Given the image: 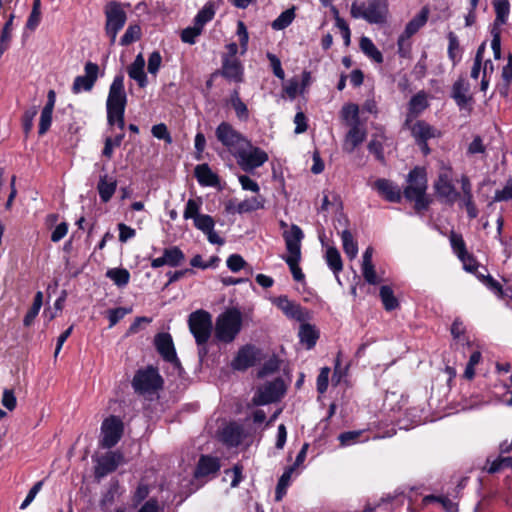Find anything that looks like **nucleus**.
Listing matches in <instances>:
<instances>
[{
	"instance_id": "412c9836",
	"label": "nucleus",
	"mask_w": 512,
	"mask_h": 512,
	"mask_svg": "<svg viewBox=\"0 0 512 512\" xmlns=\"http://www.w3.org/2000/svg\"><path fill=\"white\" fill-rule=\"evenodd\" d=\"M220 74L229 81L240 83L243 81V66L238 59L222 58Z\"/></svg>"
},
{
	"instance_id": "774afa93",
	"label": "nucleus",
	"mask_w": 512,
	"mask_h": 512,
	"mask_svg": "<svg viewBox=\"0 0 512 512\" xmlns=\"http://www.w3.org/2000/svg\"><path fill=\"white\" fill-rule=\"evenodd\" d=\"M462 205L466 208L467 215L470 219H474L478 216V209L473 200L472 195H463L462 196Z\"/></svg>"
},
{
	"instance_id": "e2e57ef3",
	"label": "nucleus",
	"mask_w": 512,
	"mask_h": 512,
	"mask_svg": "<svg viewBox=\"0 0 512 512\" xmlns=\"http://www.w3.org/2000/svg\"><path fill=\"white\" fill-rule=\"evenodd\" d=\"M162 57L158 51H154L148 58V72L152 75H156L161 67Z\"/></svg>"
},
{
	"instance_id": "37998d69",
	"label": "nucleus",
	"mask_w": 512,
	"mask_h": 512,
	"mask_svg": "<svg viewBox=\"0 0 512 512\" xmlns=\"http://www.w3.org/2000/svg\"><path fill=\"white\" fill-rule=\"evenodd\" d=\"M428 107V101L424 92L414 95L409 101V111L411 114L418 115Z\"/></svg>"
},
{
	"instance_id": "a19ab883",
	"label": "nucleus",
	"mask_w": 512,
	"mask_h": 512,
	"mask_svg": "<svg viewBox=\"0 0 512 512\" xmlns=\"http://www.w3.org/2000/svg\"><path fill=\"white\" fill-rule=\"evenodd\" d=\"M276 304L288 317L300 318V307L291 302L287 297L281 296L277 298Z\"/></svg>"
},
{
	"instance_id": "aec40b11",
	"label": "nucleus",
	"mask_w": 512,
	"mask_h": 512,
	"mask_svg": "<svg viewBox=\"0 0 512 512\" xmlns=\"http://www.w3.org/2000/svg\"><path fill=\"white\" fill-rule=\"evenodd\" d=\"M372 188L375 189L381 197L389 202L398 203L401 200L400 188L388 179H377L373 183Z\"/></svg>"
},
{
	"instance_id": "9b49d317",
	"label": "nucleus",
	"mask_w": 512,
	"mask_h": 512,
	"mask_svg": "<svg viewBox=\"0 0 512 512\" xmlns=\"http://www.w3.org/2000/svg\"><path fill=\"white\" fill-rule=\"evenodd\" d=\"M284 393V381L277 378L260 386L252 398V403L256 406L270 404L278 401Z\"/></svg>"
},
{
	"instance_id": "a878e982",
	"label": "nucleus",
	"mask_w": 512,
	"mask_h": 512,
	"mask_svg": "<svg viewBox=\"0 0 512 512\" xmlns=\"http://www.w3.org/2000/svg\"><path fill=\"white\" fill-rule=\"evenodd\" d=\"M411 133L416 142L428 141L431 138L438 137L440 134L436 128L422 120L417 121L412 126Z\"/></svg>"
},
{
	"instance_id": "864d4df0",
	"label": "nucleus",
	"mask_w": 512,
	"mask_h": 512,
	"mask_svg": "<svg viewBox=\"0 0 512 512\" xmlns=\"http://www.w3.org/2000/svg\"><path fill=\"white\" fill-rule=\"evenodd\" d=\"M237 35L239 37L241 54H245L248 49L249 35L244 22L239 21L237 24Z\"/></svg>"
},
{
	"instance_id": "2f4dec72",
	"label": "nucleus",
	"mask_w": 512,
	"mask_h": 512,
	"mask_svg": "<svg viewBox=\"0 0 512 512\" xmlns=\"http://www.w3.org/2000/svg\"><path fill=\"white\" fill-rule=\"evenodd\" d=\"M228 103L234 109L236 117L241 121H247L249 118V110L247 105L241 100L239 90L234 89L229 97Z\"/></svg>"
},
{
	"instance_id": "58836bf2",
	"label": "nucleus",
	"mask_w": 512,
	"mask_h": 512,
	"mask_svg": "<svg viewBox=\"0 0 512 512\" xmlns=\"http://www.w3.org/2000/svg\"><path fill=\"white\" fill-rule=\"evenodd\" d=\"M512 466V458L511 457H503L499 456L494 460H491L490 458L487 459L486 466L484 469L488 473H497L502 471L505 468Z\"/></svg>"
},
{
	"instance_id": "dca6fc26",
	"label": "nucleus",
	"mask_w": 512,
	"mask_h": 512,
	"mask_svg": "<svg viewBox=\"0 0 512 512\" xmlns=\"http://www.w3.org/2000/svg\"><path fill=\"white\" fill-rule=\"evenodd\" d=\"M124 463L123 454L118 451L107 452L97 459L95 474L97 477H104L117 469L119 465Z\"/></svg>"
},
{
	"instance_id": "79ce46f5",
	"label": "nucleus",
	"mask_w": 512,
	"mask_h": 512,
	"mask_svg": "<svg viewBox=\"0 0 512 512\" xmlns=\"http://www.w3.org/2000/svg\"><path fill=\"white\" fill-rule=\"evenodd\" d=\"M295 18V7L283 11L271 24L274 30H283L288 27Z\"/></svg>"
},
{
	"instance_id": "0e129e2a",
	"label": "nucleus",
	"mask_w": 512,
	"mask_h": 512,
	"mask_svg": "<svg viewBox=\"0 0 512 512\" xmlns=\"http://www.w3.org/2000/svg\"><path fill=\"white\" fill-rule=\"evenodd\" d=\"M239 183L241 188L246 191H251L253 193L259 194L260 187L256 181L251 179L247 175H239L238 176Z\"/></svg>"
},
{
	"instance_id": "72a5a7b5",
	"label": "nucleus",
	"mask_w": 512,
	"mask_h": 512,
	"mask_svg": "<svg viewBox=\"0 0 512 512\" xmlns=\"http://www.w3.org/2000/svg\"><path fill=\"white\" fill-rule=\"evenodd\" d=\"M463 268L469 273H473L483 283L486 281L487 276H490L486 267L479 265L476 258H461Z\"/></svg>"
},
{
	"instance_id": "680f3d73",
	"label": "nucleus",
	"mask_w": 512,
	"mask_h": 512,
	"mask_svg": "<svg viewBox=\"0 0 512 512\" xmlns=\"http://www.w3.org/2000/svg\"><path fill=\"white\" fill-rule=\"evenodd\" d=\"M492 41L491 48L493 50L494 58H501V30H497V28L491 29Z\"/></svg>"
},
{
	"instance_id": "bf43d9fd",
	"label": "nucleus",
	"mask_w": 512,
	"mask_h": 512,
	"mask_svg": "<svg viewBox=\"0 0 512 512\" xmlns=\"http://www.w3.org/2000/svg\"><path fill=\"white\" fill-rule=\"evenodd\" d=\"M512 200V179L508 180L506 185L501 190H496L493 201L501 202Z\"/></svg>"
},
{
	"instance_id": "4d7b16f0",
	"label": "nucleus",
	"mask_w": 512,
	"mask_h": 512,
	"mask_svg": "<svg viewBox=\"0 0 512 512\" xmlns=\"http://www.w3.org/2000/svg\"><path fill=\"white\" fill-rule=\"evenodd\" d=\"M361 435L362 431H348L341 433L338 439L342 446H350L357 443Z\"/></svg>"
},
{
	"instance_id": "69168bd1",
	"label": "nucleus",
	"mask_w": 512,
	"mask_h": 512,
	"mask_svg": "<svg viewBox=\"0 0 512 512\" xmlns=\"http://www.w3.org/2000/svg\"><path fill=\"white\" fill-rule=\"evenodd\" d=\"M1 403L9 411H13L16 408L17 400L12 389H5L3 391Z\"/></svg>"
},
{
	"instance_id": "49530a36",
	"label": "nucleus",
	"mask_w": 512,
	"mask_h": 512,
	"mask_svg": "<svg viewBox=\"0 0 512 512\" xmlns=\"http://www.w3.org/2000/svg\"><path fill=\"white\" fill-rule=\"evenodd\" d=\"M344 252L348 256H356L358 252L357 243L355 242L352 234L348 230H344L341 234Z\"/></svg>"
},
{
	"instance_id": "a211bd4d",
	"label": "nucleus",
	"mask_w": 512,
	"mask_h": 512,
	"mask_svg": "<svg viewBox=\"0 0 512 512\" xmlns=\"http://www.w3.org/2000/svg\"><path fill=\"white\" fill-rule=\"evenodd\" d=\"M259 357V350L252 345L241 347L232 361V367L235 370H246L255 365Z\"/></svg>"
},
{
	"instance_id": "f3484780",
	"label": "nucleus",
	"mask_w": 512,
	"mask_h": 512,
	"mask_svg": "<svg viewBox=\"0 0 512 512\" xmlns=\"http://www.w3.org/2000/svg\"><path fill=\"white\" fill-rule=\"evenodd\" d=\"M154 343L158 353L162 356V358L165 361L170 362L175 366L180 365V362L176 355L172 337L169 333L157 334L155 336Z\"/></svg>"
},
{
	"instance_id": "bb28decb",
	"label": "nucleus",
	"mask_w": 512,
	"mask_h": 512,
	"mask_svg": "<svg viewBox=\"0 0 512 512\" xmlns=\"http://www.w3.org/2000/svg\"><path fill=\"white\" fill-rule=\"evenodd\" d=\"M360 50L363 54L376 64H382L384 57L382 52L376 47L373 41L367 37L362 36L359 41Z\"/></svg>"
},
{
	"instance_id": "c9c22d12",
	"label": "nucleus",
	"mask_w": 512,
	"mask_h": 512,
	"mask_svg": "<svg viewBox=\"0 0 512 512\" xmlns=\"http://www.w3.org/2000/svg\"><path fill=\"white\" fill-rule=\"evenodd\" d=\"M380 298L386 311H393L399 306V301L390 286L384 285L380 288Z\"/></svg>"
},
{
	"instance_id": "6ab92c4d",
	"label": "nucleus",
	"mask_w": 512,
	"mask_h": 512,
	"mask_svg": "<svg viewBox=\"0 0 512 512\" xmlns=\"http://www.w3.org/2000/svg\"><path fill=\"white\" fill-rule=\"evenodd\" d=\"M349 126L350 129L345 136L343 149L352 153L366 139L367 132L360 122H350Z\"/></svg>"
},
{
	"instance_id": "f8f14e48",
	"label": "nucleus",
	"mask_w": 512,
	"mask_h": 512,
	"mask_svg": "<svg viewBox=\"0 0 512 512\" xmlns=\"http://www.w3.org/2000/svg\"><path fill=\"white\" fill-rule=\"evenodd\" d=\"M429 14V8L424 6L420 12L407 23L404 32L399 36L397 41L398 53L401 57H406L407 55V51L404 49L405 42L426 24Z\"/></svg>"
},
{
	"instance_id": "6e6552de",
	"label": "nucleus",
	"mask_w": 512,
	"mask_h": 512,
	"mask_svg": "<svg viewBox=\"0 0 512 512\" xmlns=\"http://www.w3.org/2000/svg\"><path fill=\"white\" fill-rule=\"evenodd\" d=\"M162 385V377L152 366L138 370L132 380V387L139 394L154 393L161 389Z\"/></svg>"
},
{
	"instance_id": "052dcab7",
	"label": "nucleus",
	"mask_w": 512,
	"mask_h": 512,
	"mask_svg": "<svg viewBox=\"0 0 512 512\" xmlns=\"http://www.w3.org/2000/svg\"><path fill=\"white\" fill-rule=\"evenodd\" d=\"M219 258H191L190 265L192 268L207 269L217 266Z\"/></svg>"
},
{
	"instance_id": "c03bdc74",
	"label": "nucleus",
	"mask_w": 512,
	"mask_h": 512,
	"mask_svg": "<svg viewBox=\"0 0 512 512\" xmlns=\"http://www.w3.org/2000/svg\"><path fill=\"white\" fill-rule=\"evenodd\" d=\"M141 38V27L137 24L129 25L120 39V45L127 46Z\"/></svg>"
},
{
	"instance_id": "e433bc0d",
	"label": "nucleus",
	"mask_w": 512,
	"mask_h": 512,
	"mask_svg": "<svg viewBox=\"0 0 512 512\" xmlns=\"http://www.w3.org/2000/svg\"><path fill=\"white\" fill-rule=\"evenodd\" d=\"M300 341L306 345L307 349H311L318 338L317 331L309 324H302L299 330Z\"/></svg>"
},
{
	"instance_id": "5fc2aeb1",
	"label": "nucleus",
	"mask_w": 512,
	"mask_h": 512,
	"mask_svg": "<svg viewBox=\"0 0 512 512\" xmlns=\"http://www.w3.org/2000/svg\"><path fill=\"white\" fill-rule=\"evenodd\" d=\"M465 326L463 322L460 319H455L451 326V334L455 340L466 342L467 344L469 341L465 337Z\"/></svg>"
},
{
	"instance_id": "ddd939ff",
	"label": "nucleus",
	"mask_w": 512,
	"mask_h": 512,
	"mask_svg": "<svg viewBox=\"0 0 512 512\" xmlns=\"http://www.w3.org/2000/svg\"><path fill=\"white\" fill-rule=\"evenodd\" d=\"M434 188L437 195L448 203H454L460 197L453 184V172L450 167L441 169Z\"/></svg>"
},
{
	"instance_id": "cd10ccee",
	"label": "nucleus",
	"mask_w": 512,
	"mask_h": 512,
	"mask_svg": "<svg viewBox=\"0 0 512 512\" xmlns=\"http://www.w3.org/2000/svg\"><path fill=\"white\" fill-rule=\"evenodd\" d=\"M117 188V181L108 178V175H102L99 178V182L97 184V190L99 193V197L103 203H107L111 200Z\"/></svg>"
},
{
	"instance_id": "f03ea898",
	"label": "nucleus",
	"mask_w": 512,
	"mask_h": 512,
	"mask_svg": "<svg viewBox=\"0 0 512 512\" xmlns=\"http://www.w3.org/2000/svg\"><path fill=\"white\" fill-rule=\"evenodd\" d=\"M201 205V199H189L183 212L184 219H192L194 226L207 236L210 243L222 244L223 239L214 230V219L210 215L200 213Z\"/></svg>"
},
{
	"instance_id": "4c0bfd02",
	"label": "nucleus",
	"mask_w": 512,
	"mask_h": 512,
	"mask_svg": "<svg viewBox=\"0 0 512 512\" xmlns=\"http://www.w3.org/2000/svg\"><path fill=\"white\" fill-rule=\"evenodd\" d=\"M448 57L453 63V65H456L461 60V48L459 44L458 37L454 32L448 33Z\"/></svg>"
},
{
	"instance_id": "de8ad7c7",
	"label": "nucleus",
	"mask_w": 512,
	"mask_h": 512,
	"mask_svg": "<svg viewBox=\"0 0 512 512\" xmlns=\"http://www.w3.org/2000/svg\"><path fill=\"white\" fill-rule=\"evenodd\" d=\"M341 116L349 125L350 122H360L359 107L356 104H347L342 107Z\"/></svg>"
},
{
	"instance_id": "2eb2a0df",
	"label": "nucleus",
	"mask_w": 512,
	"mask_h": 512,
	"mask_svg": "<svg viewBox=\"0 0 512 512\" xmlns=\"http://www.w3.org/2000/svg\"><path fill=\"white\" fill-rule=\"evenodd\" d=\"M85 75L77 76L72 85V92L79 94L82 91L89 92L93 89L98 79L99 66L93 62H87L84 66Z\"/></svg>"
},
{
	"instance_id": "603ef678",
	"label": "nucleus",
	"mask_w": 512,
	"mask_h": 512,
	"mask_svg": "<svg viewBox=\"0 0 512 512\" xmlns=\"http://www.w3.org/2000/svg\"><path fill=\"white\" fill-rule=\"evenodd\" d=\"M214 17V11L212 8L204 7L202 10H200L195 19L194 23L203 30L204 25L212 20Z\"/></svg>"
},
{
	"instance_id": "a18cd8bd",
	"label": "nucleus",
	"mask_w": 512,
	"mask_h": 512,
	"mask_svg": "<svg viewBox=\"0 0 512 512\" xmlns=\"http://www.w3.org/2000/svg\"><path fill=\"white\" fill-rule=\"evenodd\" d=\"M449 240L452 250L457 256H468L466 245L461 234L452 231Z\"/></svg>"
},
{
	"instance_id": "473e14b6",
	"label": "nucleus",
	"mask_w": 512,
	"mask_h": 512,
	"mask_svg": "<svg viewBox=\"0 0 512 512\" xmlns=\"http://www.w3.org/2000/svg\"><path fill=\"white\" fill-rule=\"evenodd\" d=\"M362 274L364 279L372 285L379 284L383 281L384 272H378L373 265L371 258H363Z\"/></svg>"
},
{
	"instance_id": "f704fd0d",
	"label": "nucleus",
	"mask_w": 512,
	"mask_h": 512,
	"mask_svg": "<svg viewBox=\"0 0 512 512\" xmlns=\"http://www.w3.org/2000/svg\"><path fill=\"white\" fill-rule=\"evenodd\" d=\"M264 207V199L260 195L247 198L237 203L236 211L238 214L252 212Z\"/></svg>"
},
{
	"instance_id": "5701e85b",
	"label": "nucleus",
	"mask_w": 512,
	"mask_h": 512,
	"mask_svg": "<svg viewBox=\"0 0 512 512\" xmlns=\"http://www.w3.org/2000/svg\"><path fill=\"white\" fill-rule=\"evenodd\" d=\"M283 236L290 256H300L301 240L303 238L302 230L298 226L292 225L284 232Z\"/></svg>"
},
{
	"instance_id": "f257e3e1",
	"label": "nucleus",
	"mask_w": 512,
	"mask_h": 512,
	"mask_svg": "<svg viewBox=\"0 0 512 512\" xmlns=\"http://www.w3.org/2000/svg\"><path fill=\"white\" fill-rule=\"evenodd\" d=\"M427 182V173L422 167L416 166L408 173V185L403 193L408 201L414 202V207L417 211L426 210L430 204L426 194Z\"/></svg>"
},
{
	"instance_id": "8fccbe9b",
	"label": "nucleus",
	"mask_w": 512,
	"mask_h": 512,
	"mask_svg": "<svg viewBox=\"0 0 512 512\" xmlns=\"http://www.w3.org/2000/svg\"><path fill=\"white\" fill-rule=\"evenodd\" d=\"M53 110L43 108L40 115L38 134L44 135L50 128L52 123Z\"/></svg>"
},
{
	"instance_id": "13d9d810",
	"label": "nucleus",
	"mask_w": 512,
	"mask_h": 512,
	"mask_svg": "<svg viewBox=\"0 0 512 512\" xmlns=\"http://www.w3.org/2000/svg\"><path fill=\"white\" fill-rule=\"evenodd\" d=\"M299 260L300 258H286L287 264L291 270L294 280L298 282H303L305 279V275L299 266Z\"/></svg>"
},
{
	"instance_id": "3c124183",
	"label": "nucleus",
	"mask_w": 512,
	"mask_h": 512,
	"mask_svg": "<svg viewBox=\"0 0 512 512\" xmlns=\"http://www.w3.org/2000/svg\"><path fill=\"white\" fill-rule=\"evenodd\" d=\"M202 33V29L199 28L195 23L192 27H187L181 32V40L187 44H194L196 38Z\"/></svg>"
},
{
	"instance_id": "7ed1b4c3",
	"label": "nucleus",
	"mask_w": 512,
	"mask_h": 512,
	"mask_svg": "<svg viewBox=\"0 0 512 512\" xmlns=\"http://www.w3.org/2000/svg\"><path fill=\"white\" fill-rule=\"evenodd\" d=\"M350 14L355 19H364L370 24H384L388 17V0H355Z\"/></svg>"
},
{
	"instance_id": "338daca9",
	"label": "nucleus",
	"mask_w": 512,
	"mask_h": 512,
	"mask_svg": "<svg viewBox=\"0 0 512 512\" xmlns=\"http://www.w3.org/2000/svg\"><path fill=\"white\" fill-rule=\"evenodd\" d=\"M368 150L370 153L375 155L378 161L384 163L385 157L383 152V144L380 140L372 139L368 144Z\"/></svg>"
},
{
	"instance_id": "09e8293b",
	"label": "nucleus",
	"mask_w": 512,
	"mask_h": 512,
	"mask_svg": "<svg viewBox=\"0 0 512 512\" xmlns=\"http://www.w3.org/2000/svg\"><path fill=\"white\" fill-rule=\"evenodd\" d=\"M38 113V109L36 106H32L31 108L27 109L23 116H22V126H23V130H24V133L26 135H28L32 128H33V122H34V118L35 116L37 115Z\"/></svg>"
},
{
	"instance_id": "1a4fd4ad",
	"label": "nucleus",
	"mask_w": 512,
	"mask_h": 512,
	"mask_svg": "<svg viewBox=\"0 0 512 512\" xmlns=\"http://www.w3.org/2000/svg\"><path fill=\"white\" fill-rule=\"evenodd\" d=\"M217 140L230 152L233 156L248 140L242 133L236 130L230 123L221 122L215 129Z\"/></svg>"
},
{
	"instance_id": "9d476101",
	"label": "nucleus",
	"mask_w": 512,
	"mask_h": 512,
	"mask_svg": "<svg viewBox=\"0 0 512 512\" xmlns=\"http://www.w3.org/2000/svg\"><path fill=\"white\" fill-rule=\"evenodd\" d=\"M127 104V95L124 87V76L116 75L110 85L106 101L107 114L119 111H125Z\"/></svg>"
},
{
	"instance_id": "423d86ee",
	"label": "nucleus",
	"mask_w": 512,
	"mask_h": 512,
	"mask_svg": "<svg viewBox=\"0 0 512 512\" xmlns=\"http://www.w3.org/2000/svg\"><path fill=\"white\" fill-rule=\"evenodd\" d=\"M104 14L106 17L105 32L110 38V44L113 45L116 41L118 32L126 23L127 15L121 3L116 1L108 2L105 5Z\"/></svg>"
},
{
	"instance_id": "ea45409f",
	"label": "nucleus",
	"mask_w": 512,
	"mask_h": 512,
	"mask_svg": "<svg viewBox=\"0 0 512 512\" xmlns=\"http://www.w3.org/2000/svg\"><path fill=\"white\" fill-rule=\"evenodd\" d=\"M106 276L118 287H124L130 280V273L123 268H112L106 272Z\"/></svg>"
},
{
	"instance_id": "c756f323",
	"label": "nucleus",
	"mask_w": 512,
	"mask_h": 512,
	"mask_svg": "<svg viewBox=\"0 0 512 512\" xmlns=\"http://www.w3.org/2000/svg\"><path fill=\"white\" fill-rule=\"evenodd\" d=\"M220 468V464L217 458L210 456H202L198 462V466L195 472L196 477L208 476L216 473Z\"/></svg>"
},
{
	"instance_id": "6e6d98bb",
	"label": "nucleus",
	"mask_w": 512,
	"mask_h": 512,
	"mask_svg": "<svg viewBox=\"0 0 512 512\" xmlns=\"http://www.w3.org/2000/svg\"><path fill=\"white\" fill-rule=\"evenodd\" d=\"M152 135L157 139H162L166 143H172V137L167 129V126L163 123L154 125L151 129Z\"/></svg>"
},
{
	"instance_id": "20e7f679",
	"label": "nucleus",
	"mask_w": 512,
	"mask_h": 512,
	"mask_svg": "<svg viewBox=\"0 0 512 512\" xmlns=\"http://www.w3.org/2000/svg\"><path fill=\"white\" fill-rule=\"evenodd\" d=\"M242 313L230 308L221 313L215 323V337L223 343H231L242 329Z\"/></svg>"
},
{
	"instance_id": "4468645a",
	"label": "nucleus",
	"mask_w": 512,
	"mask_h": 512,
	"mask_svg": "<svg viewBox=\"0 0 512 512\" xmlns=\"http://www.w3.org/2000/svg\"><path fill=\"white\" fill-rule=\"evenodd\" d=\"M123 422L117 416H110L106 418L101 425V445L104 448L114 447L122 437Z\"/></svg>"
},
{
	"instance_id": "4be33fe9",
	"label": "nucleus",
	"mask_w": 512,
	"mask_h": 512,
	"mask_svg": "<svg viewBox=\"0 0 512 512\" xmlns=\"http://www.w3.org/2000/svg\"><path fill=\"white\" fill-rule=\"evenodd\" d=\"M220 437L225 445L236 447L241 444L245 437L244 429L237 423H230L223 428Z\"/></svg>"
},
{
	"instance_id": "b1692460",
	"label": "nucleus",
	"mask_w": 512,
	"mask_h": 512,
	"mask_svg": "<svg viewBox=\"0 0 512 512\" xmlns=\"http://www.w3.org/2000/svg\"><path fill=\"white\" fill-rule=\"evenodd\" d=\"M144 67L145 59L141 53H139L134 61L127 67L129 77L135 80L141 88H144L148 83Z\"/></svg>"
},
{
	"instance_id": "0eeeda50",
	"label": "nucleus",
	"mask_w": 512,
	"mask_h": 512,
	"mask_svg": "<svg viewBox=\"0 0 512 512\" xmlns=\"http://www.w3.org/2000/svg\"><path fill=\"white\" fill-rule=\"evenodd\" d=\"M188 325L196 343L199 346L205 345L212 332V317L204 310H197L189 315Z\"/></svg>"
},
{
	"instance_id": "c85d7f7f",
	"label": "nucleus",
	"mask_w": 512,
	"mask_h": 512,
	"mask_svg": "<svg viewBox=\"0 0 512 512\" xmlns=\"http://www.w3.org/2000/svg\"><path fill=\"white\" fill-rule=\"evenodd\" d=\"M493 7L496 16L492 28H497V30H501V26L507 22L509 17V0H493Z\"/></svg>"
},
{
	"instance_id": "39448f33",
	"label": "nucleus",
	"mask_w": 512,
	"mask_h": 512,
	"mask_svg": "<svg viewBox=\"0 0 512 512\" xmlns=\"http://www.w3.org/2000/svg\"><path fill=\"white\" fill-rule=\"evenodd\" d=\"M239 167L245 172H251L261 167L268 161V154L259 147L253 146L247 140L244 145L234 155Z\"/></svg>"
},
{
	"instance_id": "393cba45",
	"label": "nucleus",
	"mask_w": 512,
	"mask_h": 512,
	"mask_svg": "<svg viewBox=\"0 0 512 512\" xmlns=\"http://www.w3.org/2000/svg\"><path fill=\"white\" fill-rule=\"evenodd\" d=\"M194 175L201 186L216 187L220 183L218 175L206 163L197 165Z\"/></svg>"
},
{
	"instance_id": "7c9ffc66",
	"label": "nucleus",
	"mask_w": 512,
	"mask_h": 512,
	"mask_svg": "<svg viewBox=\"0 0 512 512\" xmlns=\"http://www.w3.org/2000/svg\"><path fill=\"white\" fill-rule=\"evenodd\" d=\"M469 86L468 84L459 79L453 84L452 88V97L460 108L465 107L468 102L471 100V97L468 96Z\"/></svg>"
}]
</instances>
